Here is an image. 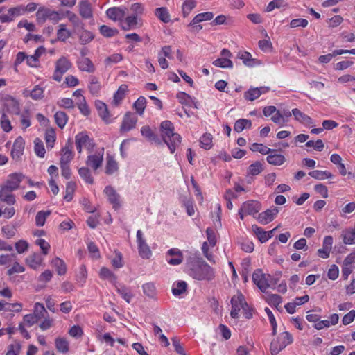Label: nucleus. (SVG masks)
Instances as JSON below:
<instances>
[{"label": "nucleus", "mask_w": 355, "mask_h": 355, "mask_svg": "<svg viewBox=\"0 0 355 355\" xmlns=\"http://www.w3.org/2000/svg\"><path fill=\"white\" fill-rule=\"evenodd\" d=\"M44 52L43 47H38L35 51V53L33 55L26 56L24 53V60L26 58L27 64L30 67H37L38 64V58Z\"/></svg>", "instance_id": "a878e982"}, {"label": "nucleus", "mask_w": 355, "mask_h": 355, "mask_svg": "<svg viewBox=\"0 0 355 355\" xmlns=\"http://www.w3.org/2000/svg\"><path fill=\"white\" fill-rule=\"evenodd\" d=\"M59 275H64L67 272V266L64 261L58 257L53 259L51 263Z\"/></svg>", "instance_id": "2f4dec72"}, {"label": "nucleus", "mask_w": 355, "mask_h": 355, "mask_svg": "<svg viewBox=\"0 0 355 355\" xmlns=\"http://www.w3.org/2000/svg\"><path fill=\"white\" fill-rule=\"evenodd\" d=\"M155 15L164 23H168L171 20L170 15L166 8L162 7L157 8L155 11Z\"/></svg>", "instance_id": "37998d69"}, {"label": "nucleus", "mask_w": 355, "mask_h": 355, "mask_svg": "<svg viewBox=\"0 0 355 355\" xmlns=\"http://www.w3.org/2000/svg\"><path fill=\"white\" fill-rule=\"evenodd\" d=\"M231 305L232 310L230 315L233 318H238L240 310L243 309V311H246V309L248 307V304L245 302L243 295L240 292H237L236 295L232 296Z\"/></svg>", "instance_id": "0eeeda50"}, {"label": "nucleus", "mask_w": 355, "mask_h": 355, "mask_svg": "<svg viewBox=\"0 0 355 355\" xmlns=\"http://www.w3.org/2000/svg\"><path fill=\"white\" fill-rule=\"evenodd\" d=\"M46 313V310L44 305L39 302L35 303L34 305L33 313L24 315V326L27 325L31 327L40 322Z\"/></svg>", "instance_id": "39448f33"}, {"label": "nucleus", "mask_w": 355, "mask_h": 355, "mask_svg": "<svg viewBox=\"0 0 355 355\" xmlns=\"http://www.w3.org/2000/svg\"><path fill=\"white\" fill-rule=\"evenodd\" d=\"M40 321L39 327L42 331H46L54 325V320L49 316L47 311Z\"/></svg>", "instance_id": "c9c22d12"}, {"label": "nucleus", "mask_w": 355, "mask_h": 355, "mask_svg": "<svg viewBox=\"0 0 355 355\" xmlns=\"http://www.w3.org/2000/svg\"><path fill=\"white\" fill-rule=\"evenodd\" d=\"M309 175L316 179V180H324V179H327V178H331L333 177V175L331 173L329 172V171H319V170H315V171H311L309 173Z\"/></svg>", "instance_id": "79ce46f5"}, {"label": "nucleus", "mask_w": 355, "mask_h": 355, "mask_svg": "<svg viewBox=\"0 0 355 355\" xmlns=\"http://www.w3.org/2000/svg\"><path fill=\"white\" fill-rule=\"evenodd\" d=\"M137 24V17L133 15L127 17L125 20L121 21L122 28L125 31L136 28Z\"/></svg>", "instance_id": "cd10ccee"}, {"label": "nucleus", "mask_w": 355, "mask_h": 355, "mask_svg": "<svg viewBox=\"0 0 355 355\" xmlns=\"http://www.w3.org/2000/svg\"><path fill=\"white\" fill-rule=\"evenodd\" d=\"M80 176L88 184L93 183V178L91 175L89 170L86 167H82L78 170Z\"/></svg>", "instance_id": "bf43d9fd"}, {"label": "nucleus", "mask_w": 355, "mask_h": 355, "mask_svg": "<svg viewBox=\"0 0 355 355\" xmlns=\"http://www.w3.org/2000/svg\"><path fill=\"white\" fill-rule=\"evenodd\" d=\"M104 192L109 201L113 205V207L116 209L119 205V196L116 193V191L112 187L107 186L105 188Z\"/></svg>", "instance_id": "393cba45"}, {"label": "nucleus", "mask_w": 355, "mask_h": 355, "mask_svg": "<svg viewBox=\"0 0 355 355\" xmlns=\"http://www.w3.org/2000/svg\"><path fill=\"white\" fill-rule=\"evenodd\" d=\"M54 119L56 124L60 128H63L68 121V116L67 114L62 111L56 112L54 114Z\"/></svg>", "instance_id": "ea45409f"}, {"label": "nucleus", "mask_w": 355, "mask_h": 355, "mask_svg": "<svg viewBox=\"0 0 355 355\" xmlns=\"http://www.w3.org/2000/svg\"><path fill=\"white\" fill-rule=\"evenodd\" d=\"M252 126V122L250 120L241 119L235 122L234 130L236 132H241L244 128H250Z\"/></svg>", "instance_id": "a19ab883"}, {"label": "nucleus", "mask_w": 355, "mask_h": 355, "mask_svg": "<svg viewBox=\"0 0 355 355\" xmlns=\"http://www.w3.org/2000/svg\"><path fill=\"white\" fill-rule=\"evenodd\" d=\"M214 17L211 12H206L198 14L191 21L190 25H195L204 21L211 20Z\"/></svg>", "instance_id": "58836bf2"}, {"label": "nucleus", "mask_w": 355, "mask_h": 355, "mask_svg": "<svg viewBox=\"0 0 355 355\" xmlns=\"http://www.w3.org/2000/svg\"><path fill=\"white\" fill-rule=\"evenodd\" d=\"M1 126L5 132H9L12 129L9 117L6 115L4 110L2 111L1 117Z\"/></svg>", "instance_id": "13d9d810"}, {"label": "nucleus", "mask_w": 355, "mask_h": 355, "mask_svg": "<svg viewBox=\"0 0 355 355\" xmlns=\"http://www.w3.org/2000/svg\"><path fill=\"white\" fill-rule=\"evenodd\" d=\"M342 236L345 244H355V228L344 231Z\"/></svg>", "instance_id": "c03bdc74"}, {"label": "nucleus", "mask_w": 355, "mask_h": 355, "mask_svg": "<svg viewBox=\"0 0 355 355\" xmlns=\"http://www.w3.org/2000/svg\"><path fill=\"white\" fill-rule=\"evenodd\" d=\"M137 241L139 247V255L143 259H149L151 256V250L143 238V233L141 230L137 232Z\"/></svg>", "instance_id": "9b49d317"}, {"label": "nucleus", "mask_w": 355, "mask_h": 355, "mask_svg": "<svg viewBox=\"0 0 355 355\" xmlns=\"http://www.w3.org/2000/svg\"><path fill=\"white\" fill-rule=\"evenodd\" d=\"M21 182V175L20 174L13 173L10 175L3 186L10 189V191H13L18 188L19 183Z\"/></svg>", "instance_id": "5701e85b"}, {"label": "nucleus", "mask_w": 355, "mask_h": 355, "mask_svg": "<svg viewBox=\"0 0 355 355\" xmlns=\"http://www.w3.org/2000/svg\"><path fill=\"white\" fill-rule=\"evenodd\" d=\"M118 169V164L110 156L107 157V164L105 167V173L111 175L116 171Z\"/></svg>", "instance_id": "3c124183"}, {"label": "nucleus", "mask_w": 355, "mask_h": 355, "mask_svg": "<svg viewBox=\"0 0 355 355\" xmlns=\"http://www.w3.org/2000/svg\"><path fill=\"white\" fill-rule=\"evenodd\" d=\"M64 15L68 18L69 21L75 28H80L82 26V22L80 19L75 13L67 10L66 11Z\"/></svg>", "instance_id": "8fccbe9b"}, {"label": "nucleus", "mask_w": 355, "mask_h": 355, "mask_svg": "<svg viewBox=\"0 0 355 355\" xmlns=\"http://www.w3.org/2000/svg\"><path fill=\"white\" fill-rule=\"evenodd\" d=\"M4 108L3 110L12 114L19 115L20 112L19 103L12 97L7 96L4 98Z\"/></svg>", "instance_id": "4468645a"}, {"label": "nucleus", "mask_w": 355, "mask_h": 355, "mask_svg": "<svg viewBox=\"0 0 355 355\" xmlns=\"http://www.w3.org/2000/svg\"><path fill=\"white\" fill-rule=\"evenodd\" d=\"M252 229L261 243L266 242L269 239V236L266 234V231H264L262 228L254 225L252 226Z\"/></svg>", "instance_id": "a18cd8bd"}, {"label": "nucleus", "mask_w": 355, "mask_h": 355, "mask_svg": "<svg viewBox=\"0 0 355 355\" xmlns=\"http://www.w3.org/2000/svg\"><path fill=\"white\" fill-rule=\"evenodd\" d=\"M261 209L260 204L257 201H247L243 203L239 211V215L241 220L243 219L244 215H254L257 214Z\"/></svg>", "instance_id": "9d476101"}, {"label": "nucleus", "mask_w": 355, "mask_h": 355, "mask_svg": "<svg viewBox=\"0 0 355 355\" xmlns=\"http://www.w3.org/2000/svg\"><path fill=\"white\" fill-rule=\"evenodd\" d=\"M63 16L58 12L53 10L46 7H41L36 12L37 20L40 23H44L46 20H50L53 23L56 24Z\"/></svg>", "instance_id": "20e7f679"}, {"label": "nucleus", "mask_w": 355, "mask_h": 355, "mask_svg": "<svg viewBox=\"0 0 355 355\" xmlns=\"http://www.w3.org/2000/svg\"><path fill=\"white\" fill-rule=\"evenodd\" d=\"M250 150L253 152H259L260 153H261L263 155H268L270 153L276 152V150L270 149L262 144H257V143H254L251 146Z\"/></svg>", "instance_id": "4c0bfd02"}, {"label": "nucleus", "mask_w": 355, "mask_h": 355, "mask_svg": "<svg viewBox=\"0 0 355 355\" xmlns=\"http://www.w3.org/2000/svg\"><path fill=\"white\" fill-rule=\"evenodd\" d=\"M12 191L2 185L0 189V200L6 202L8 205L14 204L15 200L14 196L11 193Z\"/></svg>", "instance_id": "bb28decb"}, {"label": "nucleus", "mask_w": 355, "mask_h": 355, "mask_svg": "<svg viewBox=\"0 0 355 355\" xmlns=\"http://www.w3.org/2000/svg\"><path fill=\"white\" fill-rule=\"evenodd\" d=\"M183 259L184 257L182 251L178 248H171L166 254L167 262L172 266L180 265L182 263Z\"/></svg>", "instance_id": "f8f14e48"}, {"label": "nucleus", "mask_w": 355, "mask_h": 355, "mask_svg": "<svg viewBox=\"0 0 355 355\" xmlns=\"http://www.w3.org/2000/svg\"><path fill=\"white\" fill-rule=\"evenodd\" d=\"M96 107L98 110V115L106 123H109L110 121V116L108 112V110L107 105L101 101H96L95 102Z\"/></svg>", "instance_id": "412c9836"}, {"label": "nucleus", "mask_w": 355, "mask_h": 355, "mask_svg": "<svg viewBox=\"0 0 355 355\" xmlns=\"http://www.w3.org/2000/svg\"><path fill=\"white\" fill-rule=\"evenodd\" d=\"M107 17L114 21H122V19L125 17V12L123 9L120 8H109L107 12Z\"/></svg>", "instance_id": "4be33fe9"}, {"label": "nucleus", "mask_w": 355, "mask_h": 355, "mask_svg": "<svg viewBox=\"0 0 355 355\" xmlns=\"http://www.w3.org/2000/svg\"><path fill=\"white\" fill-rule=\"evenodd\" d=\"M237 57L247 67H253L261 64L258 60L252 58V55L247 51L239 52Z\"/></svg>", "instance_id": "a211bd4d"}, {"label": "nucleus", "mask_w": 355, "mask_h": 355, "mask_svg": "<svg viewBox=\"0 0 355 355\" xmlns=\"http://www.w3.org/2000/svg\"><path fill=\"white\" fill-rule=\"evenodd\" d=\"M103 157V152H96L94 155L87 157L86 164L94 170L98 169L102 164Z\"/></svg>", "instance_id": "dca6fc26"}, {"label": "nucleus", "mask_w": 355, "mask_h": 355, "mask_svg": "<svg viewBox=\"0 0 355 355\" xmlns=\"http://www.w3.org/2000/svg\"><path fill=\"white\" fill-rule=\"evenodd\" d=\"M293 342V337L288 332H283L277 339L271 342L270 350L272 355H276Z\"/></svg>", "instance_id": "7ed1b4c3"}, {"label": "nucleus", "mask_w": 355, "mask_h": 355, "mask_svg": "<svg viewBox=\"0 0 355 355\" xmlns=\"http://www.w3.org/2000/svg\"><path fill=\"white\" fill-rule=\"evenodd\" d=\"M71 67L72 64L69 59L64 56L60 58L55 62L53 78L60 82L62 80V75L69 71Z\"/></svg>", "instance_id": "6e6552de"}, {"label": "nucleus", "mask_w": 355, "mask_h": 355, "mask_svg": "<svg viewBox=\"0 0 355 355\" xmlns=\"http://www.w3.org/2000/svg\"><path fill=\"white\" fill-rule=\"evenodd\" d=\"M137 121V117L135 114L127 112L122 121L120 131L121 132H126L134 128Z\"/></svg>", "instance_id": "ddd939ff"}, {"label": "nucleus", "mask_w": 355, "mask_h": 355, "mask_svg": "<svg viewBox=\"0 0 355 355\" xmlns=\"http://www.w3.org/2000/svg\"><path fill=\"white\" fill-rule=\"evenodd\" d=\"M261 95V90H247L244 93L243 96L245 98V100L252 101L258 98Z\"/></svg>", "instance_id": "69168bd1"}, {"label": "nucleus", "mask_w": 355, "mask_h": 355, "mask_svg": "<svg viewBox=\"0 0 355 355\" xmlns=\"http://www.w3.org/2000/svg\"><path fill=\"white\" fill-rule=\"evenodd\" d=\"M270 153L267 157V162L275 166L282 165L286 160L285 157L281 154Z\"/></svg>", "instance_id": "473e14b6"}, {"label": "nucleus", "mask_w": 355, "mask_h": 355, "mask_svg": "<svg viewBox=\"0 0 355 355\" xmlns=\"http://www.w3.org/2000/svg\"><path fill=\"white\" fill-rule=\"evenodd\" d=\"M146 98L143 96L139 97L134 103V107L135 108L137 112L141 115L144 111L146 107Z\"/></svg>", "instance_id": "052dcab7"}, {"label": "nucleus", "mask_w": 355, "mask_h": 355, "mask_svg": "<svg viewBox=\"0 0 355 355\" xmlns=\"http://www.w3.org/2000/svg\"><path fill=\"white\" fill-rule=\"evenodd\" d=\"M189 275L197 280L211 281L215 277V272L206 262L198 261L192 265Z\"/></svg>", "instance_id": "f03ea898"}, {"label": "nucleus", "mask_w": 355, "mask_h": 355, "mask_svg": "<svg viewBox=\"0 0 355 355\" xmlns=\"http://www.w3.org/2000/svg\"><path fill=\"white\" fill-rule=\"evenodd\" d=\"M11 157L16 161H19L22 155V137H18L15 141L10 152Z\"/></svg>", "instance_id": "aec40b11"}, {"label": "nucleus", "mask_w": 355, "mask_h": 355, "mask_svg": "<svg viewBox=\"0 0 355 355\" xmlns=\"http://www.w3.org/2000/svg\"><path fill=\"white\" fill-rule=\"evenodd\" d=\"M35 144V152L37 155L40 157H44L46 153L43 143L39 139H35L34 141Z\"/></svg>", "instance_id": "0e129e2a"}, {"label": "nucleus", "mask_w": 355, "mask_h": 355, "mask_svg": "<svg viewBox=\"0 0 355 355\" xmlns=\"http://www.w3.org/2000/svg\"><path fill=\"white\" fill-rule=\"evenodd\" d=\"M56 349L60 353H67L69 351V343L64 337H58L55 340Z\"/></svg>", "instance_id": "c85d7f7f"}, {"label": "nucleus", "mask_w": 355, "mask_h": 355, "mask_svg": "<svg viewBox=\"0 0 355 355\" xmlns=\"http://www.w3.org/2000/svg\"><path fill=\"white\" fill-rule=\"evenodd\" d=\"M213 64L216 67L224 69H232L233 67L232 62L228 58H218L213 62Z\"/></svg>", "instance_id": "de8ad7c7"}, {"label": "nucleus", "mask_w": 355, "mask_h": 355, "mask_svg": "<svg viewBox=\"0 0 355 355\" xmlns=\"http://www.w3.org/2000/svg\"><path fill=\"white\" fill-rule=\"evenodd\" d=\"M119 293L121 295L123 299L128 302L130 303V300L132 297V295L130 291V289L124 286L116 288Z\"/></svg>", "instance_id": "680f3d73"}, {"label": "nucleus", "mask_w": 355, "mask_h": 355, "mask_svg": "<svg viewBox=\"0 0 355 355\" xmlns=\"http://www.w3.org/2000/svg\"><path fill=\"white\" fill-rule=\"evenodd\" d=\"M342 54H343V51L334 50L331 53H329L324 55H320L318 58V60L320 63L326 64L329 62L334 57Z\"/></svg>", "instance_id": "4d7b16f0"}, {"label": "nucleus", "mask_w": 355, "mask_h": 355, "mask_svg": "<svg viewBox=\"0 0 355 355\" xmlns=\"http://www.w3.org/2000/svg\"><path fill=\"white\" fill-rule=\"evenodd\" d=\"M262 171H263L262 164L259 162H256L252 164L248 167V173L252 175H257L259 174Z\"/></svg>", "instance_id": "e2e57ef3"}, {"label": "nucleus", "mask_w": 355, "mask_h": 355, "mask_svg": "<svg viewBox=\"0 0 355 355\" xmlns=\"http://www.w3.org/2000/svg\"><path fill=\"white\" fill-rule=\"evenodd\" d=\"M278 212L279 209L277 207L269 209L262 213H260L257 219L262 224H268L275 218Z\"/></svg>", "instance_id": "f3484780"}, {"label": "nucleus", "mask_w": 355, "mask_h": 355, "mask_svg": "<svg viewBox=\"0 0 355 355\" xmlns=\"http://www.w3.org/2000/svg\"><path fill=\"white\" fill-rule=\"evenodd\" d=\"M161 135L164 143L168 146L171 153H173L181 143V137L174 132V127L170 121H164L160 125Z\"/></svg>", "instance_id": "f257e3e1"}, {"label": "nucleus", "mask_w": 355, "mask_h": 355, "mask_svg": "<svg viewBox=\"0 0 355 355\" xmlns=\"http://www.w3.org/2000/svg\"><path fill=\"white\" fill-rule=\"evenodd\" d=\"M287 7V3L284 0H272L266 8V12H270L275 8H282Z\"/></svg>", "instance_id": "49530a36"}, {"label": "nucleus", "mask_w": 355, "mask_h": 355, "mask_svg": "<svg viewBox=\"0 0 355 355\" xmlns=\"http://www.w3.org/2000/svg\"><path fill=\"white\" fill-rule=\"evenodd\" d=\"M187 284L184 281H180L173 285L172 292L174 295H180L187 290Z\"/></svg>", "instance_id": "603ef678"}, {"label": "nucleus", "mask_w": 355, "mask_h": 355, "mask_svg": "<svg viewBox=\"0 0 355 355\" xmlns=\"http://www.w3.org/2000/svg\"><path fill=\"white\" fill-rule=\"evenodd\" d=\"M76 184L73 182H68L66 187L65 196H64V199L67 201H70L73 198V193L75 190Z\"/></svg>", "instance_id": "338daca9"}, {"label": "nucleus", "mask_w": 355, "mask_h": 355, "mask_svg": "<svg viewBox=\"0 0 355 355\" xmlns=\"http://www.w3.org/2000/svg\"><path fill=\"white\" fill-rule=\"evenodd\" d=\"M75 139L76 148L79 153H81L83 149L91 152L94 147L93 140L85 132L78 133Z\"/></svg>", "instance_id": "1a4fd4ad"}, {"label": "nucleus", "mask_w": 355, "mask_h": 355, "mask_svg": "<svg viewBox=\"0 0 355 355\" xmlns=\"http://www.w3.org/2000/svg\"><path fill=\"white\" fill-rule=\"evenodd\" d=\"M58 27L59 28L57 31V38L60 41L65 42L71 36V32L67 28L65 24H61Z\"/></svg>", "instance_id": "72a5a7b5"}, {"label": "nucleus", "mask_w": 355, "mask_h": 355, "mask_svg": "<svg viewBox=\"0 0 355 355\" xmlns=\"http://www.w3.org/2000/svg\"><path fill=\"white\" fill-rule=\"evenodd\" d=\"M78 10L80 16L84 19H90L92 17V10L91 3L87 0H83L79 2Z\"/></svg>", "instance_id": "6ab92c4d"}, {"label": "nucleus", "mask_w": 355, "mask_h": 355, "mask_svg": "<svg viewBox=\"0 0 355 355\" xmlns=\"http://www.w3.org/2000/svg\"><path fill=\"white\" fill-rule=\"evenodd\" d=\"M144 293L148 297L153 298L156 295V288L153 283L148 282L142 286Z\"/></svg>", "instance_id": "09e8293b"}, {"label": "nucleus", "mask_w": 355, "mask_h": 355, "mask_svg": "<svg viewBox=\"0 0 355 355\" xmlns=\"http://www.w3.org/2000/svg\"><path fill=\"white\" fill-rule=\"evenodd\" d=\"M200 146L205 149H209L212 146V135L209 133L204 134L200 139Z\"/></svg>", "instance_id": "864d4df0"}, {"label": "nucleus", "mask_w": 355, "mask_h": 355, "mask_svg": "<svg viewBox=\"0 0 355 355\" xmlns=\"http://www.w3.org/2000/svg\"><path fill=\"white\" fill-rule=\"evenodd\" d=\"M20 7L12 8L8 10L7 15H0V20L2 22H8L14 19V18L20 15Z\"/></svg>", "instance_id": "7c9ffc66"}, {"label": "nucleus", "mask_w": 355, "mask_h": 355, "mask_svg": "<svg viewBox=\"0 0 355 355\" xmlns=\"http://www.w3.org/2000/svg\"><path fill=\"white\" fill-rule=\"evenodd\" d=\"M99 276L101 279H107L112 284L116 283V276L107 268H101L99 271Z\"/></svg>", "instance_id": "e433bc0d"}, {"label": "nucleus", "mask_w": 355, "mask_h": 355, "mask_svg": "<svg viewBox=\"0 0 355 355\" xmlns=\"http://www.w3.org/2000/svg\"><path fill=\"white\" fill-rule=\"evenodd\" d=\"M252 279L254 283L263 292H265L272 284H275L270 275L263 274L261 270H257L254 272Z\"/></svg>", "instance_id": "423d86ee"}, {"label": "nucleus", "mask_w": 355, "mask_h": 355, "mask_svg": "<svg viewBox=\"0 0 355 355\" xmlns=\"http://www.w3.org/2000/svg\"><path fill=\"white\" fill-rule=\"evenodd\" d=\"M292 113L295 119L299 122L305 125H311L313 123L311 117L302 112L300 110L295 108L292 110Z\"/></svg>", "instance_id": "c756f323"}, {"label": "nucleus", "mask_w": 355, "mask_h": 355, "mask_svg": "<svg viewBox=\"0 0 355 355\" xmlns=\"http://www.w3.org/2000/svg\"><path fill=\"white\" fill-rule=\"evenodd\" d=\"M123 56L120 53H114L109 57H107L105 60V63L107 66L112 65V64H116L122 60Z\"/></svg>", "instance_id": "774afa93"}, {"label": "nucleus", "mask_w": 355, "mask_h": 355, "mask_svg": "<svg viewBox=\"0 0 355 355\" xmlns=\"http://www.w3.org/2000/svg\"><path fill=\"white\" fill-rule=\"evenodd\" d=\"M60 164H69L73 158V144L69 140L61 150Z\"/></svg>", "instance_id": "2eb2a0df"}, {"label": "nucleus", "mask_w": 355, "mask_h": 355, "mask_svg": "<svg viewBox=\"0 0 355 355\" xmlns=\"http://www.w3.org/2000/svg\"><path fill=\"white\" fill-rule=\"evenodd\" d=\"M195 6L196 1L194 0H186L182 8L183 16L184 17H187Z\"/></svg>", "instance_id": "6e6d98bb"}, {"label": "nucleus", "mask_w": 355, "mask_h": 355, "mask_svg": "<svg viewBox=\"0 0 355 355\" xmlns=\"http://www.w3.org/2000/svg\"><path fill=\"white\" fill-rule=\"evenodd\" d=\"M78 68L83 71L87 72H93L94 71V66L92 64V61L87 58H83L80 60L78 63Z\"/></svg>", "instance_id": "f704fd0d"}, {"label": "nucleus", "mask_w": 355, "mask_h": 355, "mask_svg": "<svg viewBox=\"0 0 355 355\" xmlns=\"http://www.w3.org/2000/svg\"><path fill=\"white\" fill-rule=\"evenodd\" d=\"M26 263L31 268L37 270L42 265L43 259L39 254H33L26 258Z\"/></svg>", "instance_id": "b1692460"}, {"label": "nucleus", "mask_w": 355, "mask_h": 355, "mask_svg": "<svg viewBox=\"0 0 355 355\" xmlns=\"http://www.w3.org/2000/svg\"><path fill=\"white\" fill-rule=\"evenodd\" d=\"M51 214V211H40L35 217V223L37 226H43L46 218Z\"/></svg>", "instance_id": "5fc2aeb1"}]
</instances>
